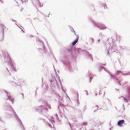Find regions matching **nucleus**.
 Instances as JSON below:
<instances>
[{
	"label": "nucleus",
	"instance_id": "20e7f679",
	"mask_svg": "<svg viewBox=\"0 0 130 130\" xmlns=\"http://www.w3.org/2000/svg\"><path fill=\"white\" fill-rule=\"evenodd\" d=\"M9 100H11V96H10L9 97Z\"/></svg>",
	"mask_w": 130,
	"mask_h": 130
},
{
	"label": "nucleus",
	"instance_id": "f03ea898",
	"mask_svg": "<svg viewBox=\"0 0 130 130\" xmlns=\"http://www.w3.org/2000/svg\"><path fill=\"white\" fill-rule=\"evenodd\" d=\"M124 123V120H120L118 122V125L120 126H122L121 125V124H123Z\"/></svg>",
	"mask_w": 130,
	"mask_h": 130
},
{
	"label": "nucleus",
	"instance_id": "7ed1b4c3",
	"mask_svg": "<svg viewBox=\"0 0 130 130\" xmlns=\"http://www.w3.org/2000/svg\"><path fill=\"white\" fill-rule=\"evenodd\" d=\"M87 125V123H86V122H85V123H84L83 124V125H85V126H86V125Z\"/></svg>",
	"mask_w": 130,
	"mask_h": 130
},
{
	"label": "nucleus",
	"instance_id": "f257e3e1",
	"mask_svg": "<svg viewBox=\"0 0 130 130\" xmlns=\"http://www.w3.org/2000/svg\"><path fill=\"white\" fill-rule=\"evenodd\" d=\"M72 32H73L74 33L75 35H76V36H77L76 38V39H75V40L72 43V44L73 45H74L77 42L78 39L79 37L77 35H76L75 32L73 29H72Z\"/></svg>",
	"mask_w": 130,
	"mask_h": 130
}]
</instances>
